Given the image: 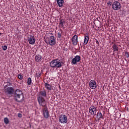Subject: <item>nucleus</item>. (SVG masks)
Here are the masks:
<instances>
[{"mask_svg":"<svg viewBox=\"0 0 129 129\" xmlns=\"http://www.w3.org/2000/svg\"><path fill=\"white\" fill-rule=\"evenodd\" d=\"M14 98L17 102H23L24 101V94L20 89H16L14 92Z\"/></svg>","mask_w":129,"mask_h":129,"instance_id":"f257e3e1","label":"nucleus"},{"mask_svg":"<svg viewBox=\"0 0 129 129\" xmlns=\"http://www.w3.org/2000/svg\"><path fill=\"white\" fill-rule=\"evenodd\" d=\"M62 65L63 62L58 59H53L50 62V67L53 68V69H59L62 67Z\"/></svg>","mask_w":129,"mask_h":129,"instance_id":"f03ea898","label":"nucleus"},{"mask_svg":"<svg viewBox=\"0 0 129 129\" xmlns=\"http://www.w3.org/2000/svg\"><path fill=\"white\" fill-rule=\"evenodd\" d=\"M45 42L47 45H49L50 46H54L56 45V37L54 36H50L48 38H45Z\"/></svg>","mask_w":129,"mask_h":129,"instance_id":"7ed1b4c3","label":"nucleus"},{"mask_svg":"<svg viewBox=\"0 0 129 129\" xmlns=\"http://www.w3.org/2000/svg\"><path fill=\"white\" fill-rule=\"evenodd\" d=\"M37 100L40 106H42V107L44 108L47 107V102L43 97H38Z\"/></svg>","mask_w":129,"mask_h":129,"instance_id":"20e7f679","label":"nucleus"},{"mask_svg":"<svg viewBox=\"0 0 129 129\" xmlns=\"http://www.w3.org/2000/svg\"><path fill=\"white\" fill-rule=\"evenodd\" d=\"M121 8V5H120V3L118 2V1H114L112 5V9L114 10V11H118L120 10Z\"/></svg>","mask_w":129,"mask_h":129,"instance_id":"39448f33","label":"nucleus"},{"mask_svg":"<svg viewBox=\"0 0 129 129\" xmlns=\"http://www.w3.org/2000/svg\"><path fill=\"white\" fill-rule=\"evenodd\" d=\"M89 112L91 115H96V112H97V109L96 107L92 106L89 108Z\"/></svg>","mask_w":129,"mask_h":129,"instance_id":"423d86ee","label":"nucleus"},{"mask_svg":"<svg viewBox=\"0 0 129 129\" xmlns=\"http://www.w3.org/2000/svg\"><path fill=\"white\" fill-rule=\"evenodd\" d=\"M59 119V121L60 123H67V122L68 121V118L66 115H60Z\"/></svg>","mask_w":129,"mask_h":129,"instance_id":"0eeeda50","label":"nucleus"},{"mask_svg":"<svg viewBox=\"0 0 129 129\" xmlns=\"http://www.w3.org/2000/svg\"><path fill=\"white\" fill-rule=\"evenodd\" d=\"M81 60V56L80 55H76L75 57L72 59L71 64L74 65H76L77 62H80Z\"/></svg>","mask_w":129,"mask_h":129,"instance_id":"6e6552de","label":"nucleus"},{"mask_svg":"<svg viewBox=\"0 0 129 129\" xmlns=\"http://www.w3.org/2000/svg\"><path fill=\"white\" fill-rule=\"evenodd\" d=\"M42 112L44 118H49L50 114H49V111H48V108H47V107L42 109Z\"/></svg>","mask_w":129,"mask_h":129,"instance_id":"1a4fd4ad","label":"nucleus"},{"mask_svg":"<svg viewBox=\"0 0 129 129\" xmlns=\"http://www.w3.org/2000/svg\"><path fill=\"white\" fill-rule=\"evenodd\" d=\"M28 43L30 45H34L35 43H36V40H35V36L34 35H30L28 38Z\"/></svg>","mask_w":129,"mask_h":129,"instance_id":"9d476101","label":"nucleus"},{"mask_svg":"<svg viewBox=\"0 0 129 129\" xmlns=\"http://www.w3.org/2000/svg\"><path fill=\"white\" fill-rule=\"evenodd\" d=\"M89 86L91 89H95L97 87L96 82L93 80H91L89 82Z\"/></svg>","mask_w":129,"mask_h":129,"instance_id":"9b49d317","label":"nucleus"},{"mask_svg":"<svg viewBox=\"0 0 129 129\" xmlns=\"http://www.w3.org/2000/svg\"><path fill=\"white\" fill-rule=\"evenodd\" d=\"M14 88L12 87H8L5 89V92L7 93V94L12 95L14 93Z\"/></svg>","mask_w":129,"mask_h":129,"instance_id":"f8f14e48","label":"nucleus"},{"mask_svg":"<svg viewBox=\"0 0 129 129\" xmlns=\"http://www.w3.org/2000/svg\"><path fill=\"white\" fill-rule=\"evenodd\" d=\"M72 41L73 42V45H74V46H76L78 43V36L77 35H74L72 38Z\"/></svg>","mask_w":129,"mask_h":129,"instance_id":"ddd939ff","label":"nucleus"},{"mask_svg":"<svg viewBox=\"0 0 129 129\" xmlns=\"http://www.w3.org/2000/svg\"><path fill=\"white\" fill-rule=\"evenodd\" d=\"M38 97H47V93L46 92V91L45 90H43V91H40L39 92V96Z\"/></svg>","mask_w":129,"mask_h":129,"instance_id":"4468645a","label":"nucleus"},{"mask_svg":"<svg viewBox=\"0 0 129 129\" xmlns=\"http://www.w3.org/2000/svg\"><path fill=\"white\" fill-rule=\"evenodd\" d=\"M64 25H65V20L64 19H60L59 23V28H61L62 29H64Z\"/></svg>","mask_w":129,"mask_h":129,"instance_id":"2eb2a0df","label":"nucleus"},{"mask_svg":"<svg viewBox=\"0 0 129 129\" xmlns=\"http://www.w3.org/2000/svg\"><path fill=\"white\" fill-rule=\"evenodd\" d=\"M88 41H89V35H88V34L86 33V34L85 35L84 45H87V43H88Z\"/></svg>","mask_w":129,"mask_h":129,"instance_id":"dca6fc26","label":"nucleus"},{"mask_svg":"<svg viewBox=\"0 0 129 129\" xmlns=\"http://www.w3.org/2000/svg\"><path fill=\"white\" fill-rule=\"evenodd\" d=\"M56 3L59 8H62L64 6V0H57Z\"/></svg>","mask_w":129,"mask_h":129,"instance_id":"f3484780","label":"nucleus"},{"mask_svg":"<svg viewBox=\"0 0 129 129\" xmlns=\"http://www.w3.org/2000/svg\"><path fill=\"white\" fill-rule=\"evenodd\" d=\"M35 60L36 62H41L42 61V56L40 54L35 56Z\"/></svg>","mask_w":129,"mask_h":129,"instance_id":"a211bd4d","label":"nucleus"},{"mask_svg":"<svg viewBox=\"0 0 129 129\" xmlns=\"http://www.w3.org/2000/svg\"><path fill=\"white\" fill-rule=\"evenodd\" d=\"M45 87L47 90H49V91H51V90H52V85L49 84L47 83H45Z\"/></svg>","mask_w":129,"mask_h":129,"instance_id":"6ab92c4d","label":"nucleus"},{"mask_svg":"<svg viewBox=\"0 0 129 129\" xmlns=\"http://www.w3.org/2000/svg\"><path fill=\"white\" fill-rule=\"evenodd\" d=\"M112 48L113 49V52H115L116 51H118V46L114 44L112 45Z\"/></svg>","mask_w":129,"mask_h":129,"instance_id":"aec40b11","label":"nucleus"},{"mask_svg":"<svg viewBox=\"0 0 129 129\" xmlns=\"http://www.w3.org/2000/svg\"><path fill=\"white\" fill-rule=\"evenodd\" d=\"M97 116L99 120H100V118H103V115H102V114L100 112L97 113Z\"/></svg>","mask_w":129,"mask_h":129,"instance_id":"412c9836","label":"nucleus"},{"mask_svg":"<svg viewBox=\"0 0 129 129\" xmlns=\"http://www.w3.org/2000/svg\"><path fill=\"white\" fill-rule=\"evenodd\" d=\"M32 83V79L31 78H28L27 79V85H31Z\"/></svg>","mask_w":129,"mask_h":129,"instance_id":"4be33fe9","label":"nucleus"},{"mask_svg":"<svg viewBox=\"0 0 129 129\" xmlns=\"http://www.w3.org/2000/svg\"><path fill=\"white\" fill-rule=\"evenodd\" d=\"M4 122H5V123H6V124H8V123H9V118H8V117L4 118Z\"/></svg>","mask_w":129,"mask_h":129,"instance_id":"5701e85b","label":"nucleus"},{"mask_svg":"<svg viewBox=\"0 0 129 129\" xmlns=\"http://www.w3.org/2000/svg\"><path fill=\"white\" fill-rule=\"evenodd\" d=\"M36 77L38 79H39V78H40V77L41 76V75H42V73H38L36 74Z\"/></svg>","mask_w":129,"mask_h":129,"instance_id":"b1692460","label":"nucleus"},{"mask_svg":"<svg viewBox=\"0 0 129 129\" xmlns=\"http://www.w3.org/2000/svg\"><path fill=\"white\" fill-rule=\"evenodd\" d=\"M61 37H62V34H61V33L58 32L57 33V37L58 38V39H61Z\"/></svg>","mask_w":129,"mask_h":129,"instance_id":"393cba45","label":"nucleus"},{"mask_svg":"<svg viewBox=\"0 0 129 129\" xmlns=\"http://www.w3.org/2000/svg\"><path fill=\"white\" fill-rule=\"evenodd\" d=\"M3 48V50H4V51H6V50H7V49H8V46L7 45H4L2 46Z\"/></svg>","mask_w":129,"mask_h":129,"instance_id":"a878e982","label":"nucleus"},{"mask_svg":"<svg viewBox=\"0 0 129 129\" xmlns=\"http://www.w3.org/2000/svg\"><path fill=\"white\" fill-rule=\"evenodd\" d=\"M125 56L126 57V58H128L129 57V53L127 51L125 52Z\"/></svg>","mask_w":129,"mask_h":129,"instance_id":"bb28decb","label":"nucleus"},{"mask_svg":"<svg viewBox=\"0 0 129 129\" xmlns=\"http://www.w3.org/2000/svg\"><path fill=\"white\" fill-rule=\"evenodd\" d=\"M18 78L20 79V80H22L23 79V76H22V75H19Z\"/></svg>","mask_w":129,"mask_h":129,"instance_id":"cd10ccee","label":"nucleus"},{"mask_svg":"<svg viewBox=\"0 0 129 129\" xmlns=\"http://www.w3.org/2000/svg\"><path fill=\"white\" fill-rule=\"evenodd\" d=\"M18 117H22V116H23V115L20 113H18Z\"/></svg>","mask_w":129,"mask_h":129,"instance_id":"c85d7f7f","label":"nucleus"},{"mask_svg":"<svg viewBox=\"0 0 129 129\" xmlns=\"http://www.w3.org/2000/svg\"><path fill=\"white\" fill-rule=\"evenodd\" d=\"M107 4V5H109L110 6H111V5H112V3L110 2V1H108Z\"/></svg>","mask_w":129,"mask_h":129,"instance_id":"c756f323","label":"nucleus"},{"mask_svg":"<svg viewBox=\"0 0 129 129\" xmlns=\"http://www.w3.org/2000/svg\"><path fill=\"white\" fill-rule=\"evenodd\" d=\"M96 43L97 44V45H98V46H99V41H98L97 39H96Z\"/></svg>","mask_w":129,"mask_h":129,"instance_id":"7c9ffc66","label":"nucleus"},{"mask_svg":"<svg viewBox=\"0 0 129 129\" xmlns=\"http://www.w3.org/2000/svg\"><path fill=\"white\" fill-rule=\"evenodd\" d=\"M97 21H99V20H100V17H98L97 18Z\"/></svg>","mask_w":129,"mask_h":129,"instance_id":"2f4dec72","label":"nucleus"},{"mask_svg":"<svg viewBox=\"0 0 129 129\" xmlns=\"http://www.w3.org/2000/svg\"><path fill=\"white\" fill-rule=\"evenodd\" d=\"M8 86H10L11 84V83H10V82H8Z\"/></svg>","mask_w":129,"mask_h":129,"instance_id":"473e14b6","label":"nucleus"},{"mask_svg":"<svg viewBox=\"0 0 129 129\" xmlns=\"http://www.w3.org/2000/svg\"><path fill=\"white\" fill-rule=\"evenodd\" d=\"M60 30L61 31H62V30H61L60 29Z\"/></svg>","mask_w":129,"mask_h":129,"instance_id":"72a5a7b5","label":"nucleus"}]
</instances>
